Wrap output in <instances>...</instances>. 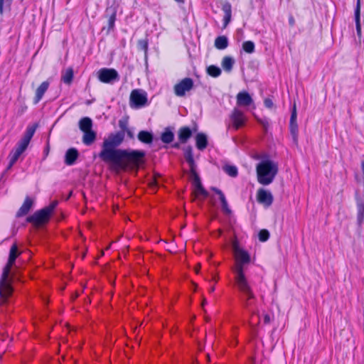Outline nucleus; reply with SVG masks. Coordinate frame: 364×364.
Masks as SVG:
<instances>
[{
  "label": "nucleus",
  "instance_id": "de8ad7c7",
  "mask_svg": "<svg viewBox=\"0 0 364 364\" xmlns=\"http://www.w3.org/2000/svg\"><path fill=\"white\" fill-rule=\"evenodd\" d=\"M175 1H177V2L181 3V2H183L184 0H175Z\"/></svg>",
  "mask_w": 364,
  "mask_h": 364
},
{
  "label": "nucleus",
  "instance_id": "2eb2a0df",
  "mask_svg": "<svg viewBox=\"0 0 364 364\" xmlns=\"http://www.w3.org/2000/svg\"><path fill=\"white\" fill-rule=\"evenodd\" d=\"M212 190L213 191L215 192V193H217L219 196V199L220 200V203H221V206H222V210L223 212L226 214V215H229L231 213V210L230 209L229 206H228V201L225 198V195L223 194V193L218 188H212Z\"/></svg>",
  "mask_w": 364,
  "mask_h": 364
},
{
  "label": "nucleus",
  "instance_id": "c756f323",
  "mask_svg": "<svg viewBox=\"0 0 364 364\" xmlns=\"http://www.w3.org/2000/svg\"><path fill=\"white\" fill-rule=\"evenodd\" d=\"M357 208H358V223L359 225H361L364 220V203L362 201H358L357 203Z\"/></svg>",
  "mask_w": 364,
  "mask_h": 364
},
{
  "label": "nucleus",
  "instance_id": "f704fd0d",
  "mask_svg": "<svg viewBox=\"0 0 364 364\" xmlns=\"http://www.w3.org/2000/svg\"><path fill=\"white\" fill-rule=\"evenodd\" d=\"M161 139L164 143L168 144L173 141V134L171 131L166 130L162 134Z\"/></svg>",
  "mask_w": 364,
  "mask_h": 364
},
{
  "label": "nucleus",
  "instance_id": "6e6552de",
  "mask_svg": "<svg viewBox=\"0 0 364 364\" xmlns=\"http://www.w3.org/2000/svg\"><path fill=\"white\" fill-rule=\"evenodd\" d=\"M99 80L103 83L112 84L119 80V77L117 71L113 68H101L97 72Z\"/></svg>",
  "mask_w": 364,
  "mask_h": 364
},
{
  "label": "nucleus",
  "instance_id": "c9c22d12",
  "mask_svg": "<svg viewBox=\"0 0 364 364\" xmlns=\"http://www.w3.org/2000/svg\"><path fill=\"white\" fill-rule=\"evenodd\" d=\"M269 237V232L267 230H261L259 232V240L261 242H266Z\"/></svg>",
  "mask_w": 364,
  "mask_h": 364
},
{
  "label": "nucleus",
  "instance_id": "ddd939ff",
  "mask_svg": "<svg viewBox=\"0 0 364 364\" xmlns=\"http://www.w3.org/2000/svg\"><path fill=\"white\" fill-rule=\"evenodd\" d=\"M237 105L240 107H248L253 104V100L250 95L245 92H240L236 96Z\"/></svg>",
  "mask_w": 364,
  "mask_h": 364
},
{
  "label": "nucleus",
  "instance_id": "cd10ccee",
  "mask_svg": "<svg viewBox=\"0 0 364 364\" xmlns=\"http://www.w3.org/2000/svg\"><path fill=\"white\" fill-rule=\"evenodd\" d=\"M73 79V70L71 68H69L63 73L61 80L64 83L70 85L72 82Z\"/></svg>",
  "mask_w": 364,
  "mask_h": 364
},
{
  "label": "nucleus",
  "instance_id": "79ce46f5",
  "mask_svg": "<svg viewBox=\"0 0 364 364\" xmlns=\"http://www.w3.org/2000/svg\"><path fill=\"white\" fill-rule=\"evenodd\" d=\"M259 122L264 129H267L268 126V122L267 121L259 120Z\"/></svg>",
  "mask_w": 364,
  "mask_h": 364
},
{
  "label": "nucleus",
  "instance_id": "423d86ee",
  "mask_svg": "<svg viewBox=\"0 0 364 364\" xmlns=\"http://www.w3.org/2000/svg\"><path fill=\"white\" fill-rule=\"evenodd\" d=\"M147 104L146 92L142 90H134L130 94L129 105L132 108H140Z\"/></svg>",
  "mask_w": 364,
  "mask_h": 364
},
{
  "label": "nucleus",
  "instance_id": "5701e85b",
  "mask_svg": "<svg viewBox=\"0 0 364 364\" xmlns=\"http://www.w3.org/2000/svg\"><path fill=\"white\" fill-rule=\"evenodd\" d=\"M153 134L147 131H140L138 134V139L144 144H151L153 141Z\"/></svg>",
  "mask_w": 364,
  "mask_h": 364
},
{
  "label": "nucleus",
  "instance_id": "0eeeda50",
  "mask_svg": "<svg viewBox=\"0 0 364 364\" xmlns=\"http://www.w3.org/2000/svg\"><path fill=\"white\" fill-rule=\"evenodd\" d=\"M50 215L44 209L35 212L27 218V221L36 228H39L48 222Z\"/></svg>",
  "mask_w": 364,
  "mask_h": 364
},
{
  "label": "nucleus",
  "instance_id": "bb28decb",
  "mask_svg": "<svg viewBox=\"0 0 364 364\" xmlns=\"http://www.w3.org/2000/svg\"><path fill=\"white\" fill-rule=\"evenodd\" d=\"M235 63L234 59L230 56H225L222 60V67L226 72H230Z\"/></svg>",
  "mask_w": 364,
  "mask_h": 364
},
{
  "label": "nucleus",
  "instance_id": "49530a36",
  "mask_svg": "<svg viewBox=\"0 0 364 364\" xmlns=\"http://www.w3.org/2000/svg\"><path fill=\"white\" fill-rule=\"evenodd\" d=\"M199 268H200V265H198V267H196V273H198V271H199Z\"/></svg>",
  "mask_w": 364,
  "mask_h": 364
},
{
  "label": "nucleus",
  "instance_id": "f8f14e48",
  "mask_svg": "<svg viewBox=\"0 0 364 364\" xmlns=\"http://www.w3.org/2000/svg\"><path fill=\"white\" fill-rule=\"evenodd\" d=\"M297 114L296 105H294L289 122V129L294 141L296 142L298 138V124L296 122Z\"/></svg>",
  "mask_w": 364,
  "mask_h": 364
},
{
  "label": "nucleus",
  "instance_id": "7c9ffc66",
  "mask_svg": "<svg viewBox=\"0 0 364 364\" xmlns=\"http://www.w3.org/2000/svg\"><path fill=\"white\" fill-rule=\"evenodd\" d=\"M207 73L211 77H217L220 75L221 70L215 65H210L207 68Z\"/></svg>",
  "mask_w": 364,
  "mask_h": 364
},
{
  "label": "nucleus",
  "instance_id": "e433bc0d",
  "mask_svg": "<svg viewBox=\"0 0 364 364\" xmlns=\"http://www.w3.org/2000/svg\"><path fill=\"white\" fill-rule=\"evenodd\" d=\"M11 0H0V14H2L4 13V6L6 8H9Z\"/></svg>",
  "mask_w": 364,
  "mask_h": 364
},
{
  "label": "nucleus",
  "instance_id": "f3484780",
  "mask_svg": "<svg viewBox=\"0 0 364 364\" xmlns=\"http://www.w3.org/2000/svg\"><path fill=\"white\" fill-rule=\"evenodd\" d=\"M195 175V180H194V191L193 193L196 195V197L198 196H202L204 198H207L208 196V192L203 188L200 179L198 176L196 174V173H193Z\"/></svg>",
  "mask_w": 364,
  "mask_h": 364
},
{
  "label": "nucleus",
  "instance_id": "4c0bfd02",
  "mask_svg": "<svg viewBox=\"0 0 364 364\" xmlns=\"http://www.w3.org/2000/svg\"><path fill=\"white\" fill-rule=\"evenodd\" d=\"M58 205V201H53L49 205L43 208L50 215Z\"/></svg>",
  "mask_w": 364,
  "mask_h": 364
},
{
  "label": "nucleus",
  "instance_id": "c85d7f7f",
  "mask_svg": "<svg viewBox=\"0 0 364 364\" xmlns=\"http://www.w3.org/2000/svg\"><path fill=\"white\" fill-rule=\"evenodd\" d=\"M224 14H225V16H224V21H225V23L227 24L230 22V18H231V14H232V11H231V5L230 4L226 2L223 5V8H222Z\"/></svg>",
  "mask_w": 364,
  "mask_h": 364
},
{
  "label": "nucleus",
  "instance_id": "412c9836",
  "mask_svg": "<svg viewBox=\"0 0 364 364\" xmlns=\"http://www.w3.org/2000/svg\"><path fill=\"white\" fill-rule=\"evenodd\" d=\"M355 26L358 36L361 34V26H360V1L358 0L356 3V7L355 9Z\"/></svg>",
  "mask_w": 364,
  "mask_h": 364
},
{
  "label": "nucleus",
  "instance_id": "20e7f679",
  "mask_svg": "<svg viewBox=\"0 0 364 364\" xmlns=\"http://www.w3.org/2000/svg\"><path fill=\"white\" fill-rule=\"evenodd\" d=\"M258 182L263 186L272 183L277 174L278 166L271 160H263L256 167Z\"/></svg>",
  "mask_w": 364,
  "mask_h": 364
},
{
  "label": "nucleus",
  "instance_id": "aec40b11",
  "mask_svg": "<svg viewBox=\"0 0 364 364\" xmlns=\"http://www.w3.org/2000/svg\"><path fill=\"white\" fill-rule=\"evenodd\" d=\"M196 145L199 150H204L208 146L207 136L203 133H198L196 136Z\"/></svg>",
  "mask_w": 364,
  "mask_h": 364
},
{
  "label": "nucleus",
  "instance_id": "dca6fc26",
  "mask_svg": "<svg viewBox=\"0 0 364 364\" xmlns=\"http://www.w3.org/2000/svg\"><path fill=\"white\" fill-rule=\"evenodd\" d=\"M49 82L48 81L43 82L36 90V95L33 99L34 104H37L43 98L45 92L48 90Z\"/></svg>",
  "mask_w": 364,
  "mask_h": 364
},
{
  "label": "nucleus",
  "instance_id": "72a5a7b5",
  "mask_svg": "<svg viewBox=\"0 0 364 364\" xmlns=\"http://www.w3.org/2000/svg\"><path fill=\"white\" fill-rule=\"evenodd\" d=\"M255 46L251 41H245L242 43V49L247 53H252L255 52Z\"/></svg>",
  "mask_w": 364,
  "mask_h": 364
},
{
  "label": "nucleus",
  "instance_id": "8fccbe9b",
  "mask_svg": "<svg viewBox=\"0 0 364 364\" xmlns=\"http://www.w3.org/2000/svg\"><path fill=\"white\" fill-rule=\"evenodd\" d=\"M178 146H179L178 144H176L174 145V147H177V148H178Z\"/></svg>",
  "mask_w": 364,
  "mask_h": 364
},
{
  "label": "nucleus",
  "instance_id": "b1692460",
  "mask_svg": "<svg viewBox=\"0 0 364 364\" xmlns=\"http://www.w3.org/2000/svg\"><path fill=\"white\" fill-rule=\"evenodd\" d=\"M92 121L89 117H83L79 122V127L83 132L92 130Z\"/></svg>",
  "mask_w": 364,
  "mask_h": 364
},
{
  "label": "nucleus",
  "instance_id": "1a4fd4ad",
  "mask_svg": "<svg viewBox=\"0 0 364 364\" xmlns=\"http://www.w3.org/2000/svg\"><path fill=\"white\" fill-rule=\"evenodd\" d=\"M193 87V80L190 77H185L174 85V94L177 97H184L186 92L191 91Z\"/></svg>",
  "mask_w": 364,
  "mask_h": 364
},
{
  "label": "nucleus",
  "instance_id": "473e14b6",
  "mask_svg": "<svg viewBox=\"0 0 364 364\" xmlns=\"http://www.w3.org/2000/svg\"><path fill=\"white\" fill-rule=\"evenodd\" d=\"M223 170L228 175L232 177H236L238 173L237 167L232 165L224 166Z\"/></svg>",
  "mask_w": 364,
  "mask_h": 364
},
{
  "label": "nucleus",
  "instance_id": "09e8293b",
  "mask_svg": "<svg viewBox=\"0 0 364 364\" xmlns=\"http://www.w3.org/2000/svg\"><path fill=\"white\" fill-rule=\"evenodd\" d=\"M222 233V231L220 230H218V235H220Z\"/></svg>",
  "mask_w": 364,
  "mask_h": 364
},
{
  "label": "nucleus",
  "instance_id": "4be33fe9",
  "mask_svg": "<svg viewBox=\"0 0 364 364\" xmlns=\"http://www.w3.org/2000/svg\"><path fill=\"white\" fill-rule=\"evenodd\" d=\"M191 135V130L188 127H181L178 131V139L181 143H186Z\"/></svg>",
  "mask_w": 364,
  "mask_h": 364
},
{
  "label": "nucleus",
  "instance_id": "9d476101",
  "mask_svg": "<svg viewBox=\"0 0 364 364\" xmlns=\"http://www.w3.org/2000/svg\"><path fill=\"white\" fill-rule=\"evenodd\" d=\"M230 119L232 124V127L235 129H238L244 126L246 120L244 113L237 108H235L232 110L230 114Z\"/></svg>",
  "mask_w": 364,
  "mask_h": 364
},
{
  "label": "nucleus",
  "instance_id": "a19ab883",
  "mask_svg": "<svg viewBox=\"0 0 364 364\" xmlns=\"http://www.w3.org/2000/svg\"><path fill=\"white\" fill-rule=\"evenodd\" d=\"M125 132L127 133V136L129 138H131V139L134 138V133L132 130H130L129 129H127L125 130Z\"/></svg>",
  "mask_w": 364,
  "mask_h": 364
},
{
  "label": "nucleus",
  "instance_id": "58836bf2",
  "mask_svg": "<svg viewBox=\"0 0 364 364\" xmlns=\"http://www.w3.org/2000/svg\"><path fill=\"white\" fill-rule=\"evenodd\" d=\"M119 127L122 129L121 132L125 133V130L128 129L127 127V120L121 119L119 121Z\"/></svg>",
  "mask_w": 364,
  "mask_h": 364
},
{
  "label": "nucleus",
  "instance_id": "ea45409f",
  "mask_svg": "<svg viewBox=\"0 0 364 364\" xmlns=\"http://www.w3.org/2000/svg\"><path fill=\"white\" fill-rule=\"evenodd\" d=\"M264 105L267 107V108H272L273 106H274V103L272 102V100L269 98H267L264 100Z\"/></svg>",
  "mask_w": 364,
  "mask_h": 364
},
{
  "label": "nucleus",
  "instance_id": "a878e982",
  "mask_svg": "<svg viewBox=\"0 0 364 364\" xmlns=\"http://www.w3.org/2000/svg\"><path fill=\"white\" fill-rule=\"evenodd\" d=\"M96 139V133L92 131H87L84 132L82 137V141L85 145L92 144Z\"/></svg>",
  "mask_w": 364,
  "mask_h": 364
},
{
  "label": "nucleus",
  "instance_id": "2f4dec72",
  "mask_svg": "<svg viewBox=\"0 0 364 364\" xmlns=\"http://www.w3.org/2000/svg\"><path fill=\"white\" fill-rule=\"evenodd\" d=\"M111 11V14H110V16L109 17V20H108V26H109V30H112L114 28V22H115V20H116V10L114 9H107V12L109 13Z\"/></svg>",
  "mask_w": 364,
  "mask_h": 364
},
{
  "label": "nucleus",
  "instance_id": "f03ea898",
  "mask_svg": "<svg viewBox=\"0 0 364 364\" xmlns=\"http://www.w3.org/2000/svg\"><path fill=\"white\" fill-rule=\"evenodd\" d=\"M235 262L232 267L235 285L240 293V301L244 309L250 312L255 311L256 297L245 276V269L250 263V254L239 246H233Z\"/></svg>",
  "mask_w": 364,
  "mask_h": 364
},
{
  "label": "nucleus",
  "instance_id": "7ed1b4c3",
  "mask_svg": "<svg viewBox=\"0 0 364 364\" xmlns=\"http://www.w3.org/2000/svg\"><path fill=\"white\" fill-rule=\"evenodd\" d=\"M18 247L16 245H13L10 249L9 260L6 265L3 269V272L0 279V301L6 303L8 299L13 293L11 287L12 277L11 276V269L14 265L16 259L18 255Z\"/></svg>",
  "mask_w": 364,
  "mask_h": 364
},
{
  "label": "nucleus",
  "instance_id": "a211bd4d",
  "mask_svg": "<svg viewBox=\"0 0 364 364\" xmlns=\"http://www.w3.org/2000/svg\"><path fill=\"white\" fill-rule=\"evenodd\" d=\"M77 157V150L74 148L69 149L65 153V163L68 166H71L75 162Z\"/></svg>",
  "mask_w": 364,
  "mask_h": 364
},
{
  "label": "nucleus",
  "instance_id": "3c124183",
  "mask_svg": "<svg viewBox=\"0 0 364 364\" xmlns=\"http://www.w3.org/2000/svg\"><path fill=\"white\" fill-rule=\"evenodd\" d=\"M264 318H265V319H267V318H269V316H266L264 317Z\"/></svg>",
  "mask_w": 364,
  "mask_h": 364
},
{
  "label": "nucleus",
  "instance_id": "39448f33",
  "mask_svg": "<svg viewBox=\"0 0 364 364\" xmlns=\"http://www.w3.org/2000/svg\"><path fill=\"white\" fill-rule=\"evenodd\" d=\"M37 128V124L30 125L27 127L22 139L18 142L15 149L9 155V163L7 168H11L17 161L21 154L28 147Z\"/></svg>",
  "mask_w": 364,
  "mask_h": 364
},
{
  "label": "nucleus",
  "instance_id": "a18cd8bd",
  "mask_svg": "<svg viewBox=\"0 0 364 364\" xmlns=\"http://www.w3.org/2000/svg\"><path fill=\"white\" fill-rule=\"evenodd\" d=\"M215 290V287H212L210 289V292H213Z\"/></svg>",
  "mask_w": 364,
  "mask_h": 364
},
{
  "label": "nucleus",
  "instance_id": "393cba45",
  "mask_svg": "<svg viewBox=\"0 0 364 364\" xmlns=\"http://www.w3.org/2000/svg\"><path fill=\"white\" fill-rule=\"evenodd\" d=\"M215 46L219 50H224L228 46V39L225 36H220L215 38Z\"/></svg>",
  "mask_w": 364,
  "mask_h": 364
},
{
  "label": "nucleus",
  "instance_id": "37998d69",
  "mask_svg": "<svg viewBox=\"0 0 364 364\" xmlns=\"http://www.w3.org/2000/svg\"><path fill=\"white\" fill-rule=\"evenodd\" d=\"M150 186L151 187H155L156 186V181L155 180H152L151 182H150Z\"/></svg>",
  "mask_w": 364,
  "mask_h": 364
},
{
  "label": "nucleus",
  "instance_id": "f257e3e1",
  "mask_svg": "<svg viewBox=\"0 0 364 364\" xmlns=\"http://www.w3.org/2000/svg\"><path fill=\"white\" fill-rule=\"evenodd\" d=\"M124 139V132L110 134L104 139L99 154V157L116 172L127 168H138L145 156L143 151L117 149Z\"/></svg>",
  "mask_w": 364,
  "mask_h": 364
},
{
  "label": "nucleus",
  "instance_id": "c03bdc74",
  "mask_svg": "<svg viewBox=\"0 0 364 364\" xmlns=\"http://www.w3.org/2000/svg\"><path fill=\"white\" fill-rule=\"evenodd\" d=\"M294 18H293L292 17H291V18H289V23H290V24H291V25H292V24L294 23Z\"/></svg>",
  "mask_w": 364,
  "mask_h": 364
},
{
  "label": "nucleus",
  "instance_id": "6ab92c4d",
  "mask_svg": "<svg viewBox=\"0 0 364 364\" xmlns=\"http://www.w3.org/2000/svg\"><path fill=\"white\" fill-rule=\"evenodd\" d=\"M184 157L189 165L191 172L195 173L196 165L193 159L191 146H187L184 149Z\"/></svg>",
  "mask_w": 364,
  "mask_h": 364
},
{
  "label": "nucleus",
  "instance_id": "4468645a",
  "mask_svg": "<svg viewBox=\"0 0 364 364\" xmlns=\"http://www.w3.org/2000/svg\"><path fill=\"white\" fill-rule=\"evenodd\" d=\"M33 205V200L30 197L27 196L21 205V207L19 208L18 212L16 213V217H22L23 215H26L29 210L31 209L32 206Z\"/></svg>",
  "mask_w": 364,
  "mask_h": 364
},
{
  "label": "nucleus",
  "instance_id": "9b49d317",
  "mask_svg": "<svg viewBox=\"0 0 364 364\" xmlns=\"http://www.w3.org/2000/svg\"><path fill=\"white\" fill-rule=\"evenodd\" d=\"M257 201L264 205L269 207L273 203V196L269 191L259 188L257 193Z\"/></svg>",
  "mask_w": 364,
  "mask_h": 364
}]
</instances>
